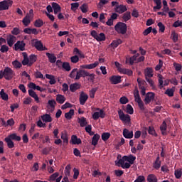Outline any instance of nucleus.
<instances>
[{
	"label": "nucleus",
	"mask_w": 182,
	"mask_h": 182,
	"mask_svg": "<svg viewBox=\"0 0 182 182\" xmlns=\"http://www.w3.org/2000/svg\"><path fill=\"white\" fill-rule=\"evenodd\" d=\"M15 76V71L9 67H5L4 70H1L0 79H6V80H11Z\"/></svg>",
	"instance_id": "1"
},
{
	"label": "nucleus",
	"mask_w": 182,
	"mask_h": 182,
	"mask_svg": "<svg viewBox=\"0 0 182 182\" xmlns=\"http://www.w3.org/2000/svg\"><path fill=\"white\" fill-rule=\"evenodd\" d=\"M114 28L117 33H120L121 35H126L127 32V24L125 23L119 22L115 25Z\"/></svg>",
	"instance_id": "2"
},
{
	"label": "nucleus",
	"mask_w": 182,
	"mask_h": 182,
	"mask_svg": "<svg viewBox=\"0 0 182 182\" xmlns=\"http://www.w3.org/2000/svg\"><path fill=\"white\" fill-rule=\"evenodd\" d=\"M90 35L97 42H103L106 41V35H105V33L98 34L97 31L92 30L90 32Z\"/></svg>",
	"instance_id": "3"
},
{
	"label": "nucleus",
	"mask_w": 182,
	"mask_h": 182,
	"mask_svg": "<svg viewBox=\"0 0 182 182\" xmlns=\"http://www.w3.org/2000/svg\"><path fill=\"white\" fill-rule=\"evenodd\" d=\"M112 6H115L114 11L118 14H124V12H127V7L124 5H119V2L117 1H112Z\"/></svg>",
	"instance_id": "4"
},
{
	"label": "nucleus",
	"mask_w": 182,
	"mask_h": 182,
	"mask_svg": "<svg viewBox=\"0 0 182 182\" xmlns=\"http://www.w3.org/2000/svg\"><path fill=\"white\" fill-rule=\"evenodd\" d=\"M118 116L121 122H123L124 123H130L132 120L130 115L124 114L122 109L118 110Z\"/></svg>",
	"instance_id": "5"
},
{
	"label": "nucleus",
	"mask_w": 182,
	"mask_h": 182,
	"mask_svg": "<svg viewBox=\"0 0 182 182\" xmlns=\"http://www.w3.org/2000/svg\"><path fill=\"white\" fill-rule=\"evenodd\" d=\"M12 4H14V1L11 0L0 1V11H7V9H9V6H12Z\"/></svg>",
	"instance_id": "6"
},
{
	"label": "nucleus",
	"mask_w": 182,
	"mask_h": 182,
	"mask_svg": "<svg viewBox=\"0 0 182 182\" xmlns=\"http://www.w3.org/2000/svg\"><path fill=\"white\" fill-rule=\"evenodd\" d=\"M35 42L33 43V46L36 48L37 50L39 52H42L43 50H48V48L46 47L43 46V44L42 43L41 41L34 40Z\"/></svg>",
	"instance_id": "7"
},
{
	"label": "nucleus",
	"mask_w": 182,
	"mask_h": 182,
	"mask_svg": "<svg viewBox=\"0 0 182 182\" xmlns=\"http://www.w3.org/2000/svg\"><path fill=\"white\" fill-rule=\"evenodd\" d=\"M97 110H99L100 112H94V114H92V119L94 120H97L99 117H100L101 119H105V117H106V113L105 112V111L103 109H100L99 108H97Z\"/></svg>",
	"instance_id": "8"
},
{
	"label": "nucleus",
	"mask_w": 182,
	"mask_h": 182,
	"mask_svg": "<svg viewBox=\"0 0 182 182\" xmlns=\"http://www.w3.org/2000/svg\"><path fill=\"white\" fill-rule=\"evenodd\" d=\"M155 96H156V95L154 94V92H148L146 95L145 99L144 100L145 105H149V103H151V100H154Z\"/></svg>",
	"instance_id": "9"
},
{
	"label": "nucleus",
	"mask_w": 182,
	"mask_h": 182,
	"mask_svg": "<svg viewBox=\"0 0 182 182\" xmlns=\"http://www.w3.org/2000/svg\"><path fill=\"white\" fill-rule=\"evenodd\" d=\"M109 82L112 85H119V83H122V76L112 75L109 77Z\"/></svg>",
	"instance_id": "10"
},
{
	"label": "nucleus",
	"mask_w": 182,
	"mask_h": 182,
	"mask_svg": "<svg viewBox=\"0 0 182 182\" xmlns=\"http://www.w3.org/2000/svg\"><path fill=\"white\" fill-rule=\"evenodd\" d=\"M26 44L23 41H17L16 43L14 44V50H25Z\"/></svg>",
	"instance_id": "11"
},
{
	"label": "nucleus",
	"mask_w": 182,
	"mask_h": 182,
	"mask_svg": "<svg viewBox=\"0 0 182 182\" xmlns=\"http://www.w3.org/2000/svg\"><path fill=\"white\" fill-rule=\"evenodd\" d=\"M6 41H7V44L9 45V46H10V48H12V46H14V44L15 43V42H16V37H15L13 35H9L6 38Z\"/></svg>",
	"instance_id": "12"
},
{
	"label": "nucleus",
	"mask_w": 182,
	"mask_h": 182,
	"mask_svg": "<svg viewBox=\"0 0 182 182\" xmlns=\"http://www.w3.org/2000/svg\"><path fill=\"white\" fill-rule=\"evenodd\" d=\"M87 99H89V95L82 92L80 95V105L83 106L87 102Z\"/></svg>",
	"instance_id": "13"
},
{
	"label": "nucleus",
	"mask_w": 182,
	"mask_h": 182,
	"mask_svg": "<svg viewBox=\"0 0 182 182\" xmlns=\"http://www.w3.org/2000/svg\"><path fill=\"white\" fill-rule=\"evenodd\" d=\"M144 75H145V79H149L150 77H153V76H154L153 68H146L144 70Z\"/></svg>",
	"instance_id": "14"
},
{
	"label": "nucleus",
	"mask_w": 182,
	"mask_h": 182,
	"mask_svg": "<svg viewBox=\"0 0 182 182\" xmlns=\"http://www.w3.org/2000/svg\"><path fill=\"white\" fill-rule=\"evenodd\" d=\"M41 117L44 123H50L53 120L52 117L49 114H44Z\"/></svg>",
	"instance_id": "15"
},
{
	"label": "nucleus",
	"mask_w": 182,
	"mask_h": 182,
	"mask_svg": "<svg viewBox=\"0 0 182 182\" xmlns=\"http://www.w3.org/2000/svg\"><path fill=\"white\" fill-rule=\"evenodd\" d=\"M123 136L125 139H133V131H129L127 129H124Z\"/></svg>",
	"instance_id": "16"
},
{
	"label": "nucleus",
	"mask_w": 182,
	"mask_h": 182,
	"mask_svg": "<svg viewBox=\"0 0 182 182\" xmlns=\"http://www.w3.org/2000/svg\"><path fill=\"white\" fill-rule=\"evenodd\" d=\"M70 143H72V144H82V139L77 138L76 135H72Z\"/></svg>",
	"instance_id": "17"
},
{
	"label": "nucleus",
	"mask_w": 182,
	"mask_h": 182,
	"mask_svg": "<svg viewBox=\"0 0 182 182\" xmlns=\"http://www.w3.org/2000/svg\"><path fill=\"white\" fill-rule=\"evenodd\" d=\"M124 160L125 161H128L129 164H134V161L136 160V156L133 155H129V156H124Z\"/></svg>",
	"instance_id": "18"
},
{
	"label": "nucleus",
	"mask_w": 182,
	"mask_h": 182,
	"mask_svg": "<svg viewBox=\"0 0 182 182\" xmlns=\"http://www.w3.org/2000/svg\"><path fill=\"white\" fill-rule=\"evenodd\" d=\"M160 130L163 136H166L167 123L166 122V121H164L162 122L161 125L160 126Z\"/></svg>",
	"instance_id": "19"
},
{
	"label": "nucleus",
	"mask_w": 182,
	"mask_h": 182,
	"mask_svg": "<svg viewBox=\"0 0 182 182\" xmlns=\"http://www.w3.org/2000/svg\"><path fill=\"white\" fill-rule=\"evenodd\" d=\"M50 63H56V56H55V54L50 53H46Z\"/></svg>",
	"instance_id": "20"
},
{
	"label": "nucleus",
	"mask_w": 182,
	"mask_h": 182,
	"mask_svg": "<svg viewBox=\"0 0 182 182\" xmlns=\"http://www.w3.org/2000/svg\"><path fill=\"white\" fill-rule=\"evenodd\" d=\"M118 70L120 73H123L124 75H128V76H132V75H133V71L129 69L118 68Z\"/></svg>",
	"instance_id": "21"
},
{
	"label": "nucleus",
	"mask_w": 182,
	"mask_h": 182,
	"mask_svg": "<svg viewBox=\"0 0 182 182\" xmlns=\"http://www.w3.org/2000/svg\"><path fill=\"white\" fill-rule=\"evenodd\" d=\"M4 141H6L7 146L9 147V149H14V147H15V144L14 143V141H12V139L9 137H6L4 139Z\"/></svg>",
	"instance_id": "22"
},
{
	"label": "nucleus",
	"mask_w": 182,
	"mask_h": 182,
	"mask_svg": "<svg viewBox=\"0 0 182 182\" xmlns=\"http://www.w3.org/2000/svg\"><path fill=\"white\" fill-rule=\"evenodd\" d=\"M28 95L31 97H33L36 100V103H39V97L36 95V92L33 90H28Z\"/></svg>",
	"instance_id": "23"
},
{
	"label": "nucleus",
	"mask_w": 182,
	"mask_h": 182,
	"mask_svg": "<svg viewBox=\"0 0 182 182\" xmlns=\"http://www.w3.org/2000/svg\"><path fill=\"white\" fill-rule=\"evenodd\" d=\"M28 60H29V66H32V65H33L35 62L38 60V55L35 54L30 55L28 58Z\"/></svg>",
	"instance_id": "24"
},
{
	"label": "nucleus",
	"mask_w": 182,
	"mask_h": 182,
	"mask_svg": "<svg viewBox=\"0 0 182 182\" xmlns=\"http://www.w3.org/2000/svg\"><path fill=\"white\" fill-rule=\"evenodd\" d=\"M77 122L80 127H85V126H87V120L84 117H82L81 118H78Z\"/></svg>",
	"instance_id": "25"
},
{
	"label": "nucleus",
	"mask_w": 182,
	"mask_h": 182,
	"mask_svg": "<svg viewBox=\"0 0 182 182\" xmlns=\"http://www.w3.org/2000/svg\"><path fill=\"white\" fill-rule=\"evenodd\" d=\"M46 79H48L50 85L56 84V79L55 78V75L50 74H46Z\"/></svg>",
	"instance_id": "26"
},
{
	"label": "nucleus",
	"mask_w": 182,
	"mask_h": 182,
	"mask_svg": "<svg viewBox=\"0 0 182 182\" xmlns=\"http://www.w3.org/2000/svg\"><path fill=\"white\" fill-rule=\"evenodd\" d=\"M65 101H66V98H65V96L60 94H58L56 95V102L60 105H63Z\"/></svg>",
	"instance_id": "27"
},
{
	"label": "nucleus",
	"mask_w": 182,
	"mask_h": 182,
	"mask_svg": "<svg viewBox=\"0 0 182 182\" xmlns=\"http://www.w3.org/2000/svg\"><path fill=\"white\" fill-rule=\"evenodd\" d=\"M156 6H154L153 9L154 12L160 11L161 9V0H153Z\"/></svg>",
	"instance_id": "28"
},
{
	"label": "nucleus",
	"mask_w": 182,
	"mask_h": 182,
	"mask_svg": "<svg viewBox=\"0 0 182 182\" xmlns=\"http://www.w3.org/2000/svg\"><path fill=\"white\" fill-rule=\"evenodd\" d=\"M48 109H51V112H53L56 106V101H55V100H50L48 102Z\"/></svg>",
	"instance_id": "29"
},
{
	"label": "nucleus",
	"mask_w": 182,
	"mask_h": 182,
	"mask_svg": "<svg viewBox=\"0 0 182 182\" xmlns=\"http://www.w3.org/2000/svg\"><path fill=\"white\" fill-rule=\"evenodd\" d=\"M51 5H52V8L54 11L55 15L58 14V12H60V9H61L60 6H59L58 4V3L53 2Z\"/></svg>",
	"instance_id": "30"
},
{
	"label": "nucleus",
	"mask_w": 182,
	"mask_h": 182,
	"mask_svg": "<svg viewBox=\"0 0 182 182\" xmlns=\"http://www.w3.org/2000/svg\"><path fill=\"white\" fill-rule=\"evenodd\" d=\"M123 22H127L132 19V13L130 11H127L122 16Z\"/></svg>",
	"instance_id": "31"
},
{
	"label": "nucleus",
	"mask_w": 182,
	"mask_h": 182,
	"mask_svg": "<svg viewBox=\"0 0 182 182\" xmlns=\"http://www.w3.org/2000/svg\"><path fill=\"white\" fill-rule=\"evenodd\" d=\"M23 60H22L21 63L23 66H29V58H28V54L26 53H23Z\"/></svg>",
	"instance_id": "32"
},
{
	"label": "nucleus",
	"mask_w": 182,
	"mask_h": 182,
	"mask_svg": "<svg viewBox=\"0 0 182 182\" xmlns=\"http://www.w3.org/2000/svg\"><path fill=\"white\" fill-rule=\"evenodd\" d=\"M77 89H80V85H79V83L75 82L73 84H71L70 85V92H76V90H77Z\"/></svg>",
	"instance_id": "33"
},
{
	"label": "nucleus",
	"mask_w": 182,
	"mask_h": 182,
	"mask_svg": "<svg viewBox=\"0 0 182 182\" xmlns=\"http://www.w3.org/2000/svg\"><path fill=\"white\" fill-rule=\"evenodd\" d=\"M160 167H161V161H160V157L158 156V157L156 159L155 162L154 163V168L156 170H159V168H160Z\"/></svg>",
	"instance_id": "34"
},
{
	"label": "nucleus",
	"mask_w": 182,
	"mask_h": 182,
	"mask_svg": "<svg viewBox=\"0 0 182 182\" xmlns=\"http://www.w3.org/2000/svg\"><path fill=\"white\" fill-rule=\"evenodd\" d=\"M100 139V135L96 134H94L92 139V146H97V143L99 142V139Z\"/></svg>",
	"instance_id": "35"
},
{
	"label": "nucleus",
	"mask_w": 182,
	"mask_h": 182,
	"mask_svg": "<svg viewBox=\"0 0 182 182\" xmlns=\"http://www.w3.org/2000/svg\"><path fill=\"white\" fill-rule=\"evenodd\" d=\"M75 115V109H71L68 112H66L65 114V117L67 119V120H70L72 119V116Z\"/></svg>",
	"instance_id": "36"
},
{
	"label": "nucleus",
	"mask_w": 182,
	"mask_h": 182,
	"mask_svg": "<svg viewBox=\"0 0 182 182\" xmlns=\"http://www.w3.org/2000/svg\"><path fill=\"white\" fill-rule=\"evenodd\" d=\"M9 139L11 140H15L16 141H21V138L20 136H17L16 134H11L9 136H7Z\"/></svg>",
	"instance_id": "37"
},
{
	"label": "nucleus",
	"mask_w": 182,
	"mask_h": 182,
	"mask_svg": "<svg viewBox=\"0 0 182 182\" xmlns=\"http://www.w3.org/2000/svg\"><path fill=\"white\" fill-rule=\"evenodd\" d=\"M44 23H45L42 21V19L38 18L34 21V26H36V28H42Z\"/></svg>",
	"instance_id": "38"
},
{
	"label": "nucleus",
	"mask_w": 182,
	"mask_h": 182,
	"mask_svg": "<svg viewBox=\"0 0 182 182\" xmlns=\"http://www.w3.org/2000/svg\"><path fill=\"white\" fill-rule=\"evenodd\" d=\"M58 177H59V173L58 172H55L54 173H53L48 178V181L50 182H55L56 181V179L58 178Z\"/></svg>",
	"instance_id": "39"
},
{
	"label": "nucleus",
	"mask_w": 182,
	"mask_h": 182,
	"mask_svg": "<svg viewBox=\"0 0 182 182\" xmlns=\"http://www.w3.org/2000/svg\"><path fill=\"white\" fill-rule=\"evenodd\" d=\"M62 68L66 70V72H70V70L72 69V68H70V64L68 62L63 63Z\"/></svg>",
	"instance_id": "40"
},
{
	"label": "nucleus",
	"mask_w": 182,
	"mask_h": 182,
	"mask_svg": "<svg viewBox=\"0 0 182 182\" xmlns=\"http://www.w3.org/2000/svg\"><path fill=\"white\" fill-rule=\"evenodd\" d=\"M136 60H137V56L133 55L129 58H127L126 63H129V65H133L134 62H136Z\"/></svg>",
	"instance_id": "41"
},
{
	"label": "nucleus",
	"mask_w": 182,
	"mask_h": 182,
	"mask_svg": "<svg viewBox=\"0 0 182 182\" xmlns=\"http://www.w3.org/2000/svg\"><path fill=\"white\" fill-rule=\"evenodd\" d=\"M61 139L63 143L68 144L69 143V138L68 137V134L66 132H61Z\"/></svg>",
	"instance_id": "42"
},
{
	"label": "nucleus",
	"mask_w": 182,
	"mask_h": 182,
	"mask_svg": "<svg viewBox=\"0 0 182 182\" xmlns=\"http://www.w3.org/2000/svg\"><path fill=\"white\" fill-rule=\"evenodd\" d=\"M122 39L114 40L111 43V46H112V48H117L119 45H122Z\"/></svg>",
	"instance_id": "43"
},
{
	"label": "nucleus",
	"mask_w": 182,
	"mask_h": 182,
	"mask_svg": "<svg viewBox=\"0 0 182 182\" xmlns=\"http://www.w3.org/2000/svg\"><path fill=\"white\" fill-rule=\"evenodd\" d=\"M171 39L176 43L178 41V34L176 31H172L171 34Z\"/></svg>",
	"instance_id": "44"
},
{
	"label": "nucleus",
	"mask_w": 182,
	"mask_h": 182,
	"mask_svg": "<svg viewBox=\"0 0 182 182\" xmlns=\"http://www.w3.org/2000/svg\"><path fill=\"white\" fill-rule=\"evenodd\" d=\"M0 96L2 99V100H5L6 102L8 100V99H9V96H8V94H6L5 92V91L4 90V89H2L1 91H0Z\"/></svg>",
	"instance_id": "45"
},
{
	"label": "nucleus",
	"mask_w": 182,
	"mask_h": 182,
	"mask_svg": "<svg viewBox=\"0 0 182 182\" xmlns=\"http://www.w3.org/2000/svg\"><path fill=\"white\" fill-rule=\"evenodd\" d=\"M101 137H102V140H103V141H107V140H109V139H110V133L103 132L101 135Z\"/></svg>",
	"instance_id": "46"
},
{
	"label": "nucleus",
	"mask_w": 182,
	"mask_h": 182,
	"mask_svg": "<svg viewBox=\"0 0 182 182\" xmlns=\"http://www.w3.org/2000/svg\"><path fill=\"white\" fill-rule=\"evenodd\" d=\"M148 182H157V177L154 174H149L147 177Z\"/></svg>",
	"instance_id": "47"
},
{
	"label": "nucleus",
	"mask_w": 182,
	"mask_h": 182,
	"mask_svg": "<svg viewBox=\"0 0 182 182\" xmlns=\"http://www.w3.org/2000/svg\"><path fill=\"white\" fill-rule=\"evenodd\" d=\"M23 25L25 26H28L29 23H31V17L29 16H26L22 21Z\"/></svg>",
	"instance_id": "48"
},
{
	"label": "nucleus",
	"mask_w": 182,
	"mask_h": 182,
	"mask_svg": "<svg viewBox=\"0 0 182 182\" xmlns=\"http://www.w3.org/2000/svg\"><path fill=\"white\" fill-rule=\"evenodd\" d=\"M165 95H167L169 97L174 96V90L173 88H168L165 91Z\"/></svg>",
	"instance_id": "49"
},
{
	"label": "nucleus",
	"mask_w": 182,
	"mask_h": 182,
	"mask_svg": "<svg viewBox=\"0 0 182 182\" xmlns=\"http://www.w3.org/2000/svg\"><path fill=\"white\" fill-rule=\"evenodd\" d=\"M77 68H74L69 75L71 79H76V75H77Z\"/></svg>",
	"instance_id": "50"
},
{
	"label": "nucleus",
	"mask_w": 182,
	"mask_h": 182,
	"mask_svg": "<svg viewBox=\"0 0 182 182\" xmlns=\"http://www.w3.org/2000/svg\"><path fill=\"white\" fill-rule=\"evenodd\" d=\"M12 65H13V66H14V68L16 69H20V68H22V63H21V62L18 61V60L13 61Z\"/></svg>",
	"instance_id": "51"
},
{
	"label": "nucleus",
	"mask_w": 182,
	"mask_h": 182,
	"mask_svg": "<svg viewBox=\"0 0 182 182\" xmlns=\"http://www.w3.org/2000/svg\"><path fill=\"white\" fill-rule=\"evenodd\" d=\"M34 76L36 77V79H45V77H43V74H42V73H41V71H36L34 73Z\"/></svg>",
	"instance_id": "52"
},
{
	"label": "nucleus",
	"mask_w": 182,
	"mask_h": 182,
	"mask_svg": "<svg viewBox=\"0 0 182 182\" xmlns=\"http://www.w3.org/2000/svg\"><path fill=\"white\" fill-rule=\"evenodd\" d=\"M146 82H148L150 87L154 90H156V85H154V81L151 80V78H145Z\"/></svg>",
	"instance_id": "53"
},
{
	"label": "nucleus",
	"mask_w": 182,
	"mask_h": 182,
	"mask_svg": "<svg viewBox=\"0 0 182 182\" xmlns=\"http://www.w3.org/2000/svg\"><path fill=\"white\" fill-rule=\"evenodd\" d=\"M148 133L149 134H151V136H155V137L157 136L156 130H154V127H149Z\"/></svg>",
	"instance_id": "54"
},
{
	"label": "nucleus",
	"mask_w": 182,
	"mask_h": 182,
	"mask_svg": "<svg viewBox=\"0 0 182 182\" xmlns=\"http://www.w3.org/2000/svg\"><path fill=\"white\" fill-rule=\"evenodd\" d=\"M173 68L176 72H181L182 65L180 63H173Z\"/></svg>",
	"instance_id": "55"
},
{
	"label": "nucleus",
	"mask_w": 182,
	"mask_h": 182,
	"mask_svg": "<svg viewBox=\"0 0 182 182\" xmlns=\"http://www.w3.org/2000/svg\"><path fill=\"white\" fill-rule=\"evenodd\" d=\"M127 113L129 114H133V113H134V109H133V107H132L130 104L127 105Z\"/></svg>",
	"instance_id": "56"
},
{
	"label": "nucleus",
	"mask_w": 182,
	"mask_h": 182,
	"mask_svg": "<svg viewBox=\"0 0 182 182\" xmlns=\"http://www.w3.org/2000/svg\"><path fill=\"white\" fill-rule=\"evenodd\" d=\"M97 87L95 88H92L90 91V97L91 99H95V95H96V92H97Z\"/></svg>",
	"instance_id": "57"
},
{
	"label": "nucleus",
	"mask_w": 182,
	"mask_h": 182,
	"mask_svg": "<svg viewBox=\"0 0 182 182\" xmlns=\"http://www.w3.org/2000/svg\"><path fill=\"white\" fill-rule=\"evenodd\" d=\"M159 89H163V87H164V86L163 85V83H164V82L163 81V75H159Z\"/></svg>",
	"instance_id": "58"
},
{
	"label": "nucleus",
	"mask_w": 182,
	"mask_h": 182,
	"mask_svg": "<svg viewBox=\"0 0 182 182\" xmlns=\"http://www.w3.org/2000/svg\"><path fill=\"white\" fill-rule=\"evenodd\" d=\"M70 170H72V167L70 166V164L67 165L65 168V176H70Z\"/></svg>",
	"instance_id": "59"
},
{
	"label": "nucleus",
	"mask_w": 182,
	"mask_h": 182,
	"mask_svg": "<svg viewBox=\"0 0 182 182\" xmlns=\"http://www.w3.org/2000/svg\"><path fill=\"white\" fill-rule=\"evenodd\" d=\"M137 82L139 85V87H144V85H146V81L144 80H141L140 78L137 79Z\"/></svg>",
	"instance_id": "60"
},
{
	"label": "nucleus",
	"mask_w": 182,
	"mask_h": 182,
	"mask_svg": "<svg viewBox=\"0 0 182 182\" xmlns=\"http://www.w3.org/2000/svg\"><path fill=\"white\" fill-rule=\"evenodd\" d=\"M50 150H52V148H48V147H45L41 153L42 154H44L45 156H48V154H49V153H50Z\"/></svg>",
	"instance_id": "61"
},
{
	"label": "nucleus",
	"mask_w": 182,
	"mask_h": 182,
	"mask_svg": "<svg viewBox=\"0 0 182 182\" xmlns=\"http://www.w3.org/2000/svg\"><path fill=\"white\" fill-rule=\"evenodd\" d=\"M70 61L72 63H77V62H79V56L75 55L74 56L70 57Z\"/></svg>",
	"instance_id": "62"
},
{
	"label": "nucleus",
	"mask_w": 182,
	"mask_h": 182,
	"mask_svg": "<svg viewBox=\"0 0 182 182\" xmlns=\"http://www.w3.org/2000/svg\"><path fill=\"white\" fill-rule=\"evenodd\" d=\"M8 50H9V47H8L6 45L1 46L0 48V51L1 52V53H5L8 52Z\"/></svg>",
	"instance_id": "63"
},
{
	"label": "nucleus",
	"mask_w": 182,
	"mask_h": 182,
	"mask_svg": "<svg viewBox=\"0 0 182 182\" xmlns=\"http://www.w3.org/2000/svg\"><path fill=\"white\" fill-rule=\"evenodd\" d=\"M182 171L181 170H176L175 171V177L176 178H181Z\"/></svg>",
	"instance_id": "64"
}]
</instances>
